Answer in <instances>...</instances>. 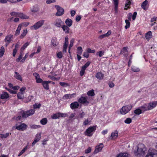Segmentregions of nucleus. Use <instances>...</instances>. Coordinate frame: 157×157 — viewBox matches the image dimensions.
I'll return each instance as SVG.
<instances>
[{"label":"nucleus","instance_id":"39448f33","mask_svg":"<svg viewBox=\"0 0 157 157\" xmlns=\"http://www.w3.org/2000/svg\"><path fill=\"white\" fill-rule=\"evenodd\" d=\"M44 20H41L36 22L34 25L31 26V29L33 30H36L41 27L44 24Z\"/></svg>","mask_w":157,"mask_h":157},{"label":"nucleus","instance_id":"72a5a7b5","mask_svg":"<svg viewBox=\"0 0 157 157\" xmlns=\"http://www.w3.org/2000/svg\"><path fill=\"white\" fill-rule=\"evenodd\" d=\"M140 108L141 110V111H143V112H144L147 110H149L148 109V105H147L142 106L140 107Z\"/></svg>","mask_w":157,"mask_h":157},{"label":"nucleus","instance_id":"aec40b11","mask_svg":"<svg viewBox=\"0 0 157 157\" xmlns=\"http://www.w3.org/2000/svg\"><path fill=\"white\" fill-rule=\"evenodd\" d=\"M61 28H62L63 31L66 33H69L70 28L68 26L63 24Z\"/></svg>","mask_w":157,"mask_h":157},{"label":"nucleus","instance_id":"a878e982","mask_svg":"<svg viewBox=\"0 0 157 157\" xmlns=\"http://www.w3.org/2000/svg\"><path fill=\"white\" fill-rule=\"evenodd\" d=\"M11 134V133L9 132H7L5 134H0V137L1 139H5L9 136Z\"/></svg>","mask_w":157,"mask_h":157},{"label":"nucleus","instance_id":"dca6fc26","mask_svg":"<svg viewBox=\"0 0 157 157\" xmlns=\"http://www.w3.org/2000/svg\"><path fill=\"white\" fill-rule=\"evenodd\" d=\"M51 81H44L42 82V85L44 88L46 90H48L49 89V86L48 84L51 83Z\"/></svg>","mask_w":157,"mask_h":157},{"label":"nucleus","instance_id":"603ef678","mask_svg":"<svg viewBox=\"0 0 157 157\" xmlns=\"http://www.w3.org/2000/svg\"><path fill=\"white\" fill-rule=\"evenodd\" d=\"M63 56V54L61 52H59L57 53V58L61 59L62 58Z\"/></svg>","mask_w":157,"mask_h":157},{"label":"nucleus","instance_id":"2f4dec72","mask_svg":"<svg viewBox=\"0 0 157 157\" xmlns=\"http://www.w3.org/2000/svg\"><path fill=\"white\" fill-rule=\"evenodd\" d=\"M5 52V49L3 46L1 47L0 49V57H2Z\"/></svg>","mask_w":157,"mask_h":157},{"label":"nucleus","instance_id":"e2e57ef3","mask_svg":"<svg viewBox=\"0 0 157 157\" xmlns=\"http://www.w3.org/2000/svg\"><path fill=\"white\" fill-rule=\"evenodd\" d=\"M68 39L67 37H66L65 38V41L64 44V45L68 46Z\"/></svg>","mask_w":157,"mask_h":157},{"label":"nucleus","instance_id":"7ed1b4c3","mask_svg":"<svg viewBox=\"0 0 157 157\" xmlns=\"http://www.w3.org/2000/svg\"><path fill=\"white\" fill-rule=\"evenodd\" d=\"M132 108V106L130 105L124 106L120 110L121 114L124 115L128 113Z\"/></svg>","mask_w":157,"mask_h":157},{"label":"nucleus","instance_id":"1a4fd4ad","mask_svg":"<svg viewBox=\"0 0 157 157\" xmlns=\"http://www.w3.org/2000/svg\"><path fill=\"white\" fill-rule=\"evenodd\" d=\"M64 24L63 22L60 19H56L54 22V25L56 27L60 28Z\"/></svg>","mask_w":157,"mask_h":157},{"label":"nucleus","instance_id":"864d4df0","mask_svg":"<svg viewBox=\"0 0 157 157\" xmlns=\"http://www.w3.org/2000/svg\"><path fill=\"white\" fill-rule=\"evenodd\" d=\"M132 122V120L130 118H127L124 121V122L126 124H129Z\"/></svg>","mask_w":157,"mask_h":157},{"label":"nucleus","instance_id":"a18cd8bd","mask_svg":"<svg viewBox=\"0 0 157 157\" xmlns=\"http://www.w3.org/2000/svg\"><path fill=\"white\" fill-rule=\"evenodd\" d=\"M29 43L28 42L25 43L21 48V51H23L29 45Z\"/></svg>","mask_w":157,"mask_h":157},{"label":"nucleus","instance_id":"680f3d73","mask_svg":"<svg viewBox=\"0 0 157 157\" xmlns=\"http://www.w3.org/2000/svg\"><path fill=\"white\" fill-rule=\"evenodd\" d=\"M88 53V52L87 51L86 52H84L83 53V56L86 58H88L89 56V54Z\"/></svg>","mask_w":157,"mask_h":157},{"label":"nucleus","instance_id":"6e6552de","mask_svg":"<svg viewBox=\"0 0 157 157\" xmlns=\"http://www.w3.org/2000/svg\"><path fill=\"white\" fill-rule=\"evenodd\" d=\"M55 7L57 10V12L56 13V15L57 16H60L63 15L64 12L63 9L58 5H56Z\"/></svg>","mask_w":157,"mask_h":157},{"label":"nucleus","instance_id":"b1692460","mask_svg":"<svg viewBox=\"0 0 157 157\" xmlns=\"http://www.w3.org/2000/svg\"><path fill=\"white\" fill-rule=\"evenodd\" d=\"M146 39L149 40L152 37V33L151 31H149L146 33L145 35Z\"/></svg>","mask_w":157,"mask_h":157},{"label":"nucleus","instance_id":"69168bd1","mask_svg":"<svg viewBox=\"0 0 157 157\" xmlns=\"http://www.w3.org/2000/svg\"><path fill=\"white\" fill-rule=\"evenodd\" d=\"M91 149L90 147H89L85 151V152L86 153H88L91 152Z\"/></svg>","mask_w":157,"mask_h":157},{"label":"nucleus","instance_id":"a211bd4d","mask_svg":"<svg viewBox=\"0 0 157 157\" xmlns=\"http://www.w3.org/2000/svg\"><path fill=\"white\" fill-rule=\"evenodd\" d=\"M75 94H67L64 95L63 97V100H66L67 99H70L72 98L74 95H75Z\"/></svg>","mask_w":157,"mask_h":157},{"label":"nucleus","instance_id":"4468645a","mask_svg":"<svg viewBox=\"0 0 157 157\" xmlns=\"http://www.w3.org/2000/svg\"><path fill=\"white\" fill-rule=\"evenodd\" d=\"M41 137V134L40 133L36 134L34 140L32 143V146H33L36 143L38 142L40 140Z\"/></svg>","mask_w":157,"mask_h":157},{"label":"nucleus","instance_id":"9b49d317","mask_svg":"<svg viewBox=\"0 0 157 157\" xmlns=\"http://www.w3.org/2000/svg\"><path fill=\"white\" fill-rule=\"evenodd\" d=\"M103 144H100L99 145L95 147V149L94 151L95 153H97L101 151L103 147Z\"/></svg>","mask_w":157,"mask_h":157},{"label":"nucleus","instance_id":"f8f14e48","mask_svg":"<svg viewBox=\"0 0 157 157\" xmlns=\"http://www.w3.org/2000/svg\"><path fill=\"white\" fill-rule=\"evenodd\" d=\"M9 97V94L6 92H2L0 94V98L2 99H7Z\"/></svg>","mask_w":157,"mask_h":157},{"label":"nucleus","instance_id":"c9c22d12","mask_svg":"<svg viewBox=\"0 0 157 157\" xmlns=\"http://www.w3.org/2000/svg\"><path fill=\"white\" fill-rule=\"evenodd\" d=\"M87 95L91 96H94L95 95L94 90H91L89 91L87 93Z\"/></svg>","mask_w":157,"mask_h":157},{"label":"nucleus","instance_id":"a19ab883","mask_svg":"<svg viewBox=\"0 0 157 157\" xmlns=\"http://www.w3.org/2000/svg\"><path fill=\"white\" fill-rule=\"evenodd\" d=\"M134 113L136 115H139L142 113V111L140 109H138L134 110Z\"/></svg>","mask_w":157,"mask_h":157},{"label":"nucleus","instance_id":"423d86ee","mask_svg":"<svg viewBox=\"0 0 157 157\" xmlns=\"http://www.w3.org/2000/svg\"><path fill=\"white\" fill-rule=\"evenodd\" d=\"M145 157H157V153L156 151L154 149H149L148 153Z\"/></svg>","mask_w":157,"mask_h":157},{"label":"nucleus","instance_id":"052dcab7","mask_svg":"<svg viewBox=\"0 0 157 157\" xmlns=\"http://www.w3.org/2000/svg\"><path fill=\"white\" fill-rule=\"evenodd\" d=\"M131 4V2L129 0H127V2L125 4V7H127L128 8L129 7Z\"/></svg>","mask_w":157,"mask_h":157},{"label":"nucleus","instance_id":"6e6d98bb","mask_svg":"<svg viewBox=\"0 0 157 157\" xmlns=\"http://www.w3.org/2000/svg\"><path fill=\"white\" fill-rule=\"evenodd\" d=\"M74 40L72 39L70 41V44L69 45V49L70 50L71 48L73 46Z\"/></svg>","mask_w":157,"mask_h":157},{"label":"nucleus","instance_id":"3c124183","mask_svg":"<svg viewBox=\"0 0 157 157\" xmlns=\"http://www.w3.org/2000/svg\"><path fill=\"white\" fill-rule=\"evenodd\" d=\"M18 12H13L10 13V14L11 16L14 17H18Z\"/></svg>","mask_w":157,"mask_h":157},{"label":"nucleus","instance_id":"338daca9","mask_svg":"<svg viewBox=\"0 0 157 157\" xmlns=\"http://www.w3.org/2000/svg\"><path fill=\"white\" fill-rule=\"evenodd\" d=\"M137 15V13L136 12H134L132 15V19L133 20H134L136 18V16Z\"/></svg>","mask_w":157,"mask_h":157},{"label":"nucleus","instance_id":"7c9ffc66","mask_svg":"<svg viewBox=\"0 0 157 157\" xmlns=\"http://www.w3.org/2000/svg\"><path fill=\"white\" fill-rule=\"evenodd\" d=\"M131 68L132 70L134 72H138L140 71V69L135 66H132Z\"/></svg>","mask_w":157,"mask_h":157},{"label":"nucleus","instance_id":"c756f323","mask_svg":"<svg viewBox=\"0 0 157 157\" xmlns=\"http://www.w3.org/2000/svg\"><path fill=\"white\" fill-rule=\"evenodd\" d=\"M19 17L23 19H27L28 18V17L26 15L24 14L23 13H18V16Z\"/></svg>","mask_w":157,"mask_h":157},{"label":"nucleus","instance_id":"20e7f679","mask_svg":"<svg viewBox=\"0 0 157 157\" xmlns=\"http://www.w3.org/2000/svg\"><path fill=\"white\" fill-rule=\"evenodd\" d=\"M68 116L67 113H63L59 112L52 114L51 116V118L52 119H56L60 117H67Z\"/></svg>","mask_w":157,"mask_h":157},{"label":"nucleus","instance_id":"f3484780","mask_svg":"<svg viewBox=\"0 0 157 157\" xmlns=\"http://www.w3.org/2000/svg\"><path fill=\"white\" fill-rule=\"evenodd\" d=\"M148 2L147 0H145L142 3L141 5V7L144 10H147L148 8Z\"/></svg>","mask_w":157,"mask_h":157},{"label":"nucleus","instance_id":"f03ea898","mask_svg":"<svg viewBox=\"0 0 157 157\" xmlns=\"http://www.w3.org/2000/svg\"><path fill=\"white\" fill-rule=\"evenodd\" d=\"M96 129V126L90 127L85 132V134L88 136H92L93 132H95Z\"/></svg>","mask_w":157,"mask_h":157},{"label":"nucleus","instance_id":"473e14b6","mask_svg":"<svg viewBox=\"0 0 157 157\" xmlns=\"http://www.w3.org/2000/svg\"><path fill=\"white\" fill-rule=\"evenodd\" d=\"M116 157H128V154L125 153H121L118 155Z\"/></svg>","mask_w":157,"mask_h":157},{"label":"nucleus","instance_id":"bb28decb","mask_svg":"<svg viewBox=\"0 0 157 157\" xmlns=\"http://www.w3.org/2000/svg\"><path fill=\"white\" fill-rule=\"evenodd\" d=\"M15 75H14V77L17 79L21 81H22V79L21 76L19 74V73L17 72H15Z\"/></svg>","mask_w":157,"mask_h":157},{"label":"nucleus","instance_id":"bf43d9fd","mask_svg":"<svg viewBox=\"0 0 157 157\" xmlns=\"http://www.w3.org/2000/svg\"><path fill=\"white\" fill-rule=\"evenodd\" d=\"M86 51L89 53H94L95 52V50H92L90 48L87 49Z\"/></svg>","mask_w":157,"mask_h":157},{"label":"nucleus","instance_id":"ddd939ff","mask_svg":"<svg viewBox=\"0 0 157 157\" xmlns=\"http://www.w3.org/2000/svg\"><path fill=\"white\" fill-rule=\"evenodd\" d=\"M157 105V101H155L152 102H150L148 105V109L151 110L152 109Z\"/></svg>","mask_w":157,"mask_h":157},{"label":"nucleus","instance_id":"de8ad7c7","mask_svg":"<svg viewBox=\"0 0 157 157\" xmlns=\"http://www.w3.org/2000/svg\"><path fill=\"white\" fill-rule=\"evenodd\" d=\"M104 52L101 51L97 52L96 55L97 56H98L100 57H101L104 55Z\"/></svg>","mask_w":157,"mask_h":157},{"label":"nucleus","instance_id":"e433bc0d","mask_svg":"<svg viewBox=\"0 0 157 157\" xmlns=\"http://www.w3.org/2000/svg\"><path fill=\"white\" fill-rule=\"evenodd\" d=\"M23 55V51H21L20 53L19 56L18 58L16 59V61L19 62L22 59Z\"/></svg>","mask_w":157,"mask_h":157},{"label":"nucleus","instance_id":"49530a36","mask_svg":"<svg viewBox=\"0 0 157 157\" xmlns=\"http://www.w3.org/2000/svg\"><path fill=\"white\" fill-rule=\"evenodd\" d=\"M52 45L54 47L56 46L58 44V42L54 39H52Z\"/></svg>","mask_w":157,"mask_h":157},{"label":"nucleus","instance_id":"79ce46f5","mask_svg":"<svg viewBox=\"0 0 157 157\" xmlns=\"http://www.w3.org/2000/svg\"><path fill=\"white\" fill-rule=\"evenodd\" d=\"M82 52V47H78L77 48V54H80L81 55Z\"/></svg>","mask_w":157,"mask_h":157},{"label":"nucleus","instance_id":"2eb2a0df","mask_svg":"<svg viewBox=\"0 0 157 157\" xmlns=\"http://www.w3.org/2000/svg\"><path fill=\"white\" fill-rule=\"evenodd\" d=\"M79 106V104L76 101L72 103L70 105V108L72 109H76Z\"/></svg>","mask_w":157,"mask_h":157},{"label":"nucleus","instance_id":"4c0bfd02","mask_svg":"<svg viewBox=\"0 0 157 157\" xmlns=\"http://www.w3.org/2000/svg\"><path fill=\"white\" fill-rule=\"evenodd\" d=\"M39 10V8L37 6L33 7L31 9V11L33 13H36Z\"/></svg>","mask_w":157,"mask_h":157},{"label":"nucleus","instance_id":"c85d7f7f","mask_svg":"<svg viewBox=\"0 0 157 157\" xmlns=\"http://www.w3.org/2000/svg\"><path fill=\"white\" fill-rule=\"evenodd\" d=\"M21 26H22V25L21 24H20L18 25V26L17 27V29L16 30V31L15 33V35L17 36L19 34L20 32V30L21 29Z\"/></svg>","mask_w":157,"mask_h":157},{"label":"nucleus","instance_id":"6ab92c4d","mask_svg":"<svg viewBox=\"0 0 157 157\" xmlns=\"http://www.w3.org/2000/svg\"><path fill=\"white\" fill-rule=\"evenodd\" d=\"M118 136V132L117 130L114 131V132H112L111 134V139H116L117 138Z\"/></svg>","mask_w":157,"mask_h":157},{"label":"nucleus","instance_id":"774afa93","mask_svg":"<svg viewBox=\"0 0 157 157\" xmlns=\"http://www.w3.org/2000/svg\"><path fill=\"white\" fill-rule=\"evenodd\" d=\"M28 56V55L27 53L26 54L25 56L21 60V62H24L25 60L26 59L27 57Z\"/></svg>","mask_w":157,"mask_h":157},{"label":"nucleus","instance_id":"4d7b16f0","mask_svg":"<svg viewBox=\"0 0 157 157\" xmlns=\"http://www.w3.org/2000/svg\"><path fill=\"white\" fill-rule=\"evenodd\" d=\"M59 84L60 86L63 87H66L69 85L68 83L63 82H60Z\"/></svg>","mask_w":157,"mask_h":157},{"label":"nucleus","instance_id":"393cba45","mask_svg":"<svg viewBox=\"0 0 157 157\" xmlns=\"http://www.w3.org/2000/svg\"><path fill=\"white\" fill-rule=\"evenodd\" d=\"M128 48L125 47L123 48V49L121 51V54H123L125 56H127L128 55Z\"/></svg>","mask_w":157,"mask_h":157},{"label":"nucleus","instance_id":"f704fd0d","mask_svg":"<svg viewBox=\"0 0 157 157\" xmlns=\"http://www.w3.org/2000/svg\"><path fill=\"white\" fill-rule=\"evenodd\" d=\"M47 119L46 118L42 119L40 121V122L42 125L46 124L47 122Z\"/></svg>","mask_w":157,"mask_h":157},{"label":"nucleus","instance_id":"ea45409f","mask_svg":"<svg viewBox=\"0 0 157 157\" xmlns=\"http://www.w3.org/2000/svg\"><path fill=\"white\" fill-rule=\"evenodd\" d=\"M113 1L115 10H117L118 5V0H113Z\"/></svg>","mask_w":157,"mask_h":157},{"label":"nucleus","instance_id":"4be33fe9","mask_svg":"<svg viewBox=\"0 0 157 157\" xmlns=\"http://www.w3.org/2000/svg\"><path fill=\"white\" fill-rule=\"evenodd\" d=\"M104 74L100 72H98L95 75V77L99 80L102 79L104 77Z\"/></svg>","mask_w":157,"mask_h":157},{"label":"nucleus","instance_id":"c03bdc74","mask_svg":"<svg viewBox=\"0 0 157 157\" xmlns=\"http://www.w3.org/2000/svg\"><path fill=\"white\" fill-rule=\"evenodd\" d=\"M41 104L40 103H35L33 105L34 109H36L39 108L41 106Z\"/></svg>","mask_w":157,"mask_h":157},{"label":"nucleus","instance_id":"412c9836","mask_svg":"<svg viewBox=\"0 0 157 157\" xmlns=\"http://www.w3.org/2000/svg\"><path fill=\"white\" fill-rule=\"evenodd\" d=\"M78 101L81 103L84 104L86 103H88L89 102L87 101L86 98L84 97H82L78 100Z\"/></svg>","mask_w":157,"mask_h":157},{"label":"nucleus","instance_id":"5fc2aeb1","mask_svg":"<svg viewBox=\"0 0 157 157\" xmlns=\"http://www.w3.org/2000/svg\"><path fill=\"white\" fill-rule=\"evenodd\" d=\"M85 115V113L83 112H82V113L80 112L79 113V115H78V118H82L84 115Z\"/></svg>","mask_w":157,"mask_h":157},{"label":"nucleus","instance_id":"58836bf2","mask_svg":"<svg viewBox=\"0 0 157 157\" xmlns=\"http://www.w3.org/2000/svg\"><path fill=\"white\" fill-rule=\"evenodd\" d=\"M17 98L19 99H22L24 98L23 92H19L17 94Z\"/></svg>","mask_w":157,"mask_h":157},{"label":"nucleus","instance_id":"9d476101","mask_svg":"<svg viewBox=\"0 0 157 157\" xmlns=\"http://www.w3.org/2000/svg\"><path fill=\"white\" fill-rule=\"evenodd\" d=\"M27 127V125L24 124H21L16 127V128L19 130L24 131L26 130Z\"/></svg>","mask_w":157,"mask_h":157},{"label":"nucleus","instance_id":"f257e3e1","mask_svg":"<svg viewBox=\"0 0 157 157\" xmlns=\"http://www.w3.org/2000/svg\"><path fill=\"white\" fill-rule=\"evenodd\" d=\"M146 150L145 145L142 143H140L136 147L134 153L135 155L141 157L144 155Z\"/></svg>","mask_w":157,"mask_h":157},{"label":"nucleus","instance_id":"0eeeda50","mask_svg":"<svg viewBox=\"0 0 157 157\" xmlns=\"http://www.w3.org/2000/svg\"><path fill=\"white\" fill-rule=\"evenodd\" d=\"M35 112L34 109H30L26 112H22V117L24 118H26L28 116L33 114Z\"/></svg>","mask_w":157,"mask_h":157},{"label":"nucleus","instance_id":"8fccbe9b","mask_svg":"<svg viewBox=\"0 0 157 157\" xmlns=\"http://www.w3.org/2000/svg\"><path fill=\"white\" fill-rule=\"evenodd\" d=\"M27 30H24L22 33L21 34L20 38H23L26 34Z\"/></svg>","mask_w":157,"mask_h":157},{"label":"nucleus","instance_id":"09e8293b","mask_svg":"<svg viewBox=\"0 0 157 157\" xmlns=\"http://www.w3.org/2000/svg\"><path fill=\"white\" fill-rule=\"evenodd\" d=\"M40 126L39 125L33 124L31 126L30 128L32 129H36L40 128Z\"/></svg>","mask_w":157,"mask_h":157},{"label":"nucleus","instance_id":"0e129e2a","mask_svg":"<svg viewBox=\"0 0 157 157\" xmlns=\"http://www.w3.org/2000/svg\"><path fill=\"white\" fill-rule=\"evenodd\" d=\"M56 2V0H47L46 1V3L47 4H49L52 3H53Z\"/></svg>","mask_w":157,"mask_h":157},{"label":"nucleus","instance_id":"cd10ccee","mask_svg":"<svg viewBox=\"0 0 157 157\" xmlns=\"http://www.w3.org/2000/svg\"><path fill=\"white\" fill-rule=\"evenodd\" d=\"M13 36L12 35H9L6 36L5 39V42H8L9 44L11 41V38Z\"/></svg>","mask_w":157,"mask_h":157},{"label":"nucleus","instance_id":"37998d69","mask_svg":"<svg viewBox=\"0 0 157 157\" xmlns=\"http://www.w3.org/2000/svg\"><path fill=\"white\" fill-rule=\"evenodd\" d=\"M125 22L126 25L125 26V28L126 29L128 28L130 26V22L128 20H125Z\"/></svg>","mask_w":157,"mask_h":157},{"label":"nucleus","instance_id":"13d9d810","mask_svg":"<svg viewBox=\"0 0 157 157\" xmlns=\"http://www.w3.org/2000/svg\"><path fill=\"white\" fill-rule=\"evenodd\" d=\"M36 82L37 83H42V82H43L42 79L40 78V77L36 78Z\"/></svg>","mask_w":157,"mask_h":157},{"label":"nucleus","instance_id":"5701e85b","mask_svg":"<svg viewBox=\"0 0 157 157\" xmlns=\"http://www.w3.org/2000/svg\"><path fill=\"white\" fill-rule=\"evenodd\" d=\"M65 22L67 25V26L68 27H71L72 25V21L71 19L69 18L67 19L65 21Z\"/></svg>","mask_w":157,"mask_h":157}]
</instances>
